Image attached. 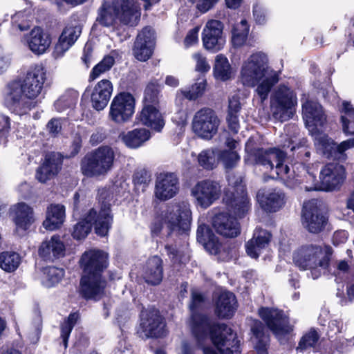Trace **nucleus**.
Here are the masks:
<instances>
[{
    "instance_id": "nucleus-28",
    "label": "nucleus",
    "mask_w": 354,
    "mask_h": 354,
    "mask_svg": "<svg viewBox=\"0 0 354 354\" xmlns=\"http://www.w3.org/2000/svg\"><path fill=\"white\" fill-rule=\"evenodd\" d=\"M11 212L18 232L26 231L35 221L33 208L26 203L14 205Z\"/></svg>"
},
{
    "instance_id": "nucleus-55",
    "label": "nucleus",
    "mask_w": 354,
    "mask_h": 354,
    "mask_svg": "<svg viewBox=\"0 0 354 354\" xmlns=\"http://www.w3.org/2000/svg\"><path fill=\"white\" fill-rule=\"evenodd\" d=\"M165 251L174 263H183L185 261V252L183 249H177L176 245L167 244Z\"/></svg>"
},
{
    "instance_id": "nucleus-21",
    "label": "nucleus",
    "mask_w": 354,
    "mask_h": 354,
    "mask_svg": "<svg viewBox=\"0 0 354 354\" xmlns=\"http://www.w3.org/2000/svg\"><path fill=\"white\" fill-rule=\"evenodd\" d=\"M302 113L306 126L310 133L322 129L326 122V115L318 102L306 100L302 104Z\"/></svg>"
},
{
    "instance_id": "nucleus-64",
    "label": "nucleus",
    "mask_w": 354,
    "mask_h": 354,
    "mask_svg": "<svg viewBox=\"0 0 354 354\" xmlns=\"http://www.w3.org/2000/svg\"><path fill=\"white\" fill-rule=\"evenodd\" d=\"M241 109L238 95H234L229 98L227 113L239 114Z\"/></svg>"
},
{
    "instance_id": "nucleus-4",
    "label": "nucleus",
    "mask_w": 354,
    "mask_h": 354,
    "mask_svg": "<svg viewBox=\"0 0 354 354\" xmlns=\"http://www.w3.org/2000/svg\"><path fill=\"white\" fill-rule=\"evenodd\" d=\"M245 151L254 157L257 165L262 166L266 171L270 172V177L281 180L288 187H293L301 183L299 172L296 173L295 169L303 166L295 164L292 170L288 165L283 164L286 158V153L278 148H270L268 150L257 149L253 151L252 140L250 139L245 145Z\"/></svg>"
},
{
    "instance_id": "nucleus-61",
    "label": "nucleus",
    "mask_w": 354,
    "mask_h": 354,
    "mask_svg": "<svg viewBox=\"0 0 354 354\" xmlns=\"http://www.w3.org/2000/svg\"><path fill=\"white\" fill-rule=\"evenodd\" d=\"M353 147H354V138L352 139H348L346 140H344L339 145H337L336 143V147H335L336 158H339L346 150L352 149Z\"/></svg>"
},
{
    "instance_id": "nucleus-26",
    "label": "nucleus",
    "mask_w": 354,
    "mask_h": 354,
    "mask_svg": "<svg viewBox=\"0 0 354 354\" xmlns=\"http://www.w3.org/2000/svg\"><path fill=\"white\" fill-rule=\"evenodd\" d=\"M62 164V160L59 153H51L46 156L44 162L36 171V179L45 183L57 175Z\"/></svg>"
},
{
    "instance_id": "nucleus-54",
    "label": "nucleus",
    "mask_w": 354,
    "mask_h": 354,
    "mask_svg": "<svg viewBox=\"0 0 354 354\" xmlns=\"http://www.w3.org/2000/svg\"><path fill=\"white\" fill-rule=\"evenodd\" d=\"M77 97V93L75 92L64 94L55 102L56 110L62 112L73 107L76 102Z\"/></svg>"
},
{
    "instance_id": "nucleus-50",
    "label": "nucleus",
    "mask_w": 354,
    "mask_h": 354,
    "mask_svg": "<svg viewBox=\"0 0 354 354\" xmlns=\"http://www.w3.org/2000/svg\"><path fill=\"white\" fill-rule=\"evenodd\" d=\"M21 3L26 6V8L24 10H20L17 12L12 17L13 27H17L19 30L24 31L26 30L29 28V24L25 22L26 20L28 19L31 15V3L26 1L22 0Z\"/></svg>"
},
{
    "instance_id": "nucleus-12",
    "label": "nucleus",
    "mask_w": 354,
    "mask_h": 354,
    "mask_svg": "<svg viewBox=\"0 0 354 354\" xmlns=\"http://www.w3.org/2000/svg\"><path fill=\"white\" fill-rule=\"evenodd\" d=\"M221 121L214 111L203 108L198 111L192 120V130L198 137L212 139L218 132Z\"/></svg>"
},
{
    "instance_id": "nucleus-52",
    "label": "nucleus",
    "mask_w": 354,
    "mask_h": 354,
    "mask_svg": "<svg viewBox=\"0 0 354 354\" xmlns=\"http://www.w3.org/2000/svg\"><path fill=\"white\" fill-rule=\"evenodd\" d=\"M115 63V59L113 55L105 56L101 62L95 65L92 69L89 79L94 80L99 77L101 75L109 71Z\"/></svg>"
},
{
    "instance_id": "nucleus-39",
    "label": "nucleus",
    "mask_w": 354,
    "mask_h": 354,
    "mask_svg": "<svg viewBox=\"0 0 354 354\" xmlns=\"http://www.w3.org/2000/svg\"><path fill=\"white\" fill-rule=\"evenodd\" d=\"M162 259L153 256L148 259L143 271V277L147 283L157 285L162 279Z\"/></svg>"
},
{
    "instance_id": "nucleus-14",
    "label": "nucleus",
    "mask_w": 354,
    "mask_h": 354,
    "mask_svg": "<svg viewBox=\"0 0 354 354\" xmlns=\"http://www.w3.org/2000/svg\"><path fill=\"white\" fill-rule=\"evenodd\" d=\"M240 181H241L240 180ZM230 185H234L233 191L227 189L225 193V201L230 212L239 217L244 216L250 207L248 198L241 182L233 183L229 179Z\"/></svg>"
},
{
    "instance_id": "nucleus-38",
    "label": "nucleus",
    "mask_w": 354,
    "mask_h": 354,
    "mask_svg": "<svg viewBox=\"0 0 354 354\" xmlns=\"http://www.w3.org/2000/svg\"><path fill=\"white\" fill-rule=\"evenodd\" d=\"M314 139L317 151L327 158H336V142L324 133L322 129L310 133Z\"/></svg>"
},
{
    "instance_id": "nucleus-5",
    "label": "nucleus",
    "mask_w": 354,
    "mask_h": 354,
    "mask_svg": "<svg viewBox=\"0 0 354 354\" xmlns=\"http://www.w3.org/2000/svg\"><path fill=\"white\" fill-rule=\"evenodd\" d=\"M141 16L140 3L135 0H112L104 2L97 10L95 24L116 29L119 24L136 26Z\"/></svg>"
},
{
    "instance_id": "nucleus-40",
    "label": "nucleus",
    "mask_w": 354,
    "mask_h": 354,
    "mask_svg": "<svg viewBox=\"0 0 354 354\" xmlns=\"http://www.w3.org/2000/svg\"><path fill=\"white\" fill-rule=\"evenodd\" d=\"M207 80L204 77H198L194 84L187 88H181L176 92V102L182 104L184 99L196 100L205 92Z\"/></svg>"
},
{
    "instance_id": "nucleus-1",
    "label": "nucleus",
    "mask_w": 354,
    "mask_h": 354,
    "mask_svg": "<svg viewBox=\"0 0 354 354\" xmlns=\"http://www.w3.org/2000/svg\"><path fill=\"white\" fill-rule=\"evenodd\" d=\"M46 80V72L41 65L32 66L24 80L8 82L3 90V102L12 113L22 115L36 107Z\"/></svg>"
},
{
    "instance_id": "nucleus-23",
    "label": "nucleus",
    "mask_w": 354,
    "mask_h": 354,
    "mask_svg": "<svg viewBox=\"0 0 354 354\" xmlns=\"http://www.w3.org/2000/svg\"><path fill=\"white\" fill-rule=\"evenodd\" d=\"M154 31L146 27L138 35L135 41L133 54L136 58L141 62L149 59L154 47Z\"/></svg>"
},
{
    "instance_id": "nucleus-27",
    "label": "nucleus",
    "mask_w": 354,
    "mask_h": 354,
    "mask_svg": "<svg viewBox=\"0 0 354 354\" xmlns=\"http://www.w3.org/2000/svg\"><path fill=\"white\" fill-rule=\"evenodd\" d=\"M212 224L216 232L223 236L232 238L240 234L239 222L227 213L216 214L212 218Z\"/></svg>"
},
{
    "instance_id": "nucleus-44",
    "label": "nucleus",
    "mask_w": 354,
    "mask_h": 354,
    "mask_svg": "<svg viewBox=\"0 0 354 354\" xmlns=\"http://www.w3.org/2000/svg\"><path fill=\"white\" fill-rule=\"evenodd\" d=\"M290 131H293L294 133H296L297 132V128L294 126V125H288L286 127L285 129V131L286 133V136H288V139H289V141H288V143H285L283 147L285 148V147H290V150L291 151H295V149H299L300 148H304L302 149V150H301L299 152V154H300V158L304 160V161H307L308 159L310 158V152L309 150L307 149V148L306 147V143H307V140L305 139V138H302L301 140H299V142L298 143H295L296 142V138L295 137H293L290 135H289V133H290Z\"/></svg>"
},
{
    "instance_id": "nucleus-59",
    "label": "nucleus",
    "mask_w": 354,
    "mask_h": 354,
    "mask_svg": "<svg viewBox=\"0 0 354 354\" xmlns=\"http://www.w3.org/2000/svg\"><path fill=\"white\" fill-rule=\"evenodd\" d=\"M193 58L196 61V70L202 73L207 72L210 69L207 59L202 54L197 53L193 55Z\"/></svg>"
},
{
    "instance_id": "nucleus-31",
    "label": "nucleus",
    "mask_w": 354,
    "mask_h": 354,
    "mask_svg": "<svg viewBox=\"0 0 354 354\" xmlns=\"http://www.w3.org/2000/svg\"><path fill=\"white\" fill-rule=\"evenodd\" d=\"M38 253L44 260L53 261L64 256L65 245L59 236L53 235L41 243Z\"/></svg>"
},
{
    "instance_id": "nucleus-32",
    "label": "nucleus",
    "mask_w": 354,
    "mask_h": 354,
    "mask_svg": "<svg viewBox=\"0 0 354 354\" xmlns=\"http://www.w3.org/2000/svg\"><path fill=\"white\" fill-rule=\"evenodd\" d=\"M137 120L143 125L159 132L165 126V121L158 105H143L137 114Z\"/></svg>"
},
{
    "instance_id": "nucleus-8",
    "label": "nucleus",
    "mask_w": 354,
    "mask_h": 354,
    "mask_svg": "<svg viewBox=\"0 0 354 354\" xmlns=\"http://www.w3.org/2000/svg\"><path fill=\"white\" fill-rule=\"evenodd\" d=\"M114 160L113 149L108 146H102L83 158L81 171L86 177H104L113 167Z\"/></svg>"
},
{
    "instance_id": "nucleus-29",
    "label": "nucleus",
    "mask_w": 354,
    "mask_h": 354,
    "mask_svg": "<svg viewBox=\"0 0 354 354\" xmlns=\"http://www.w3.org/2000/svg\"><path fill=\"white\" fill-rule=\"evenodd\" d=\"M24 39L29 50L38 55L45 53L51 44L50 35L38 26L32 29Z\"/></svg>"
},
{
    "instance_id": "nucleus-13",
    "label": "nucleus",
    "mask_w": 354,
    "mask_h": 354,
    "mask_svg": "<svg viewBox=\"0 0 354 354\" xmlns=\"http://www.w3.org/2000/svg\"><path fill=\"white\" fill-rule=\"evenodd\" d=\"M136 100L127 92L117 94L112 100L109 111V118L117 124L129 122L135 113Z\"/></svg>"
},
{
    "instance_id": "nucleus-37",
    "label": "nucleus",
    "mask_w": 354,
    "mask_h": 354,
    "mask_svg": "<svg viewBox=\"0 0 354 354\" xmlns=\"http://www.w3.org/2000/svg\"><path fill=\"white\" fill-rule=\"evenodd\" d=\"M271 234L266 230L257 229L253 237L245 245L246 252L252 258L257 259L262 250L268 245Z\"/></svg>"
},
{
    "instance_id": "nucleus-2",
    "label": "nucleus",
    "mask_w": 354,
    "mask_h": 354,
    "mask_svg": "<svg viewBox=\"0 0 354 354\" xmlns=\"http://www.w3.org/2000/svg\"><path fill=\"white\" fill-rule=\"evenodd\" d=\"M203 301V295L197 291H193L189 326L194 335L198 342L209 338L221 354H239V341L231 328L225 324H216L196 312Z\"/></svg>"
},
{
    "instance_id": "nucleus-35",
    "label": "nucleus",
    "mask_w": 354,
    "mask_h": 354,
    "mask_svg": "<svg viewBox=\"0 0 354 354\" xmlns=\"http://www.w3.org/2000/svg\"><path fill=\"white\" fill-rule=\"evenodd\" d=\"M236 307V297L230 292H221L215 301V313L221 318L232 317Z\"/></svg>"
},
{
    "instance_id": "nucleus-24",
    "label": "nucleus",
    "mask_w": 354,
    "mask_h": 354,
    "mask_svg": "<svg viewBox=\"0 0 354 354\" xmlns=\"http://www.w3.org/2000/svg\"><path fill=\"white\" fill-rule=\"evenodd\" d=\"M82 32V27L75 23L69 24L63 30L55 46L53 55L55 59L64 56L65 53L75 44Z\"/></svg>"
},
{
    "instance_id": "nucleus-47",
    "label": "nucleus",
    "mask_w": 354,
    "mask_h": 354,
    "mask_svg": "<svg viewBox=\"0 0 354 354\" xmlns=\"http://www.w3.org/2000/svg\"><path fill=\"white\" fill-rule=\"evenodd\" d=\"M249 30V25L245 19H241L240 22L234 24L231 31V42L232 46L235 48H239L245 44Z\"/></svg>"
},
{
    "instance_id": "nucleus-51",
    "label": "nucleus",
    "mask_w": 354,
    "mask_h": 354,
    "mask_svg": "<svg viewBox=\"0 0 354 354\" xmlns=\"http://www.w3.org/2000/svg\"><path fill=\"white\" fill-rule=\"evenodd\" d=\"M160 84L157 80L149 82L145 90L143 105H158Z\"/></svg>"
},
{
    "instance_id": "nucleus-53",
    "label": "nucleus",
    "mask_w": 354,
    "mask_h": 354,
    "mask_svg": "<svg viewBox=\"0 0 354 354\" xmlns=\"http://www.w3.org/2000/svg\"><path fill=\"white\" fill-rule=\"evenodd\" d=\"M78 319L79 315L77 313H71L61 326V337L65 347L67 346L69 335Z\"/></svg>"
},
{
    "instance_id": "nucleus-11",
    "label": "nucleus",
    "mask_w": 354,
    "mask_h": 354,
    "mask_svg": "<svg viewBox=\"0 0 354 354\" xmlns=\"http://www.w3.org/2000/svg\"><path fill=\"white\" fill-rule=\"evenodd\" d=\"M221 186L217 181L204 179L198 181L190 190L193 201L196 207L207 209L221 195Z\"/></svg>"
},
{
    "instance_id": "nucleus-48",
    "label": "nucleus",
    "mask_w": 354,
    "mask_h": 354,
    "mask_svg": "<svg viewBox=\"0 0 354 354\" xmlns=\"http://www.w3.org/2000/svg\"><path fill=\"white\" fill-rule=\"evenodd\" d=\"M217 149L209 148L201 151L198 156V165L206 170H212L217 165Z\"/></svg>"
},
{
    "instance_id": "nucleus-42",
    "label": "nucleus",
    "mask_w": 354,
    "mask_h": 354,
    "mask_svg": "<svg viewBox=\"0 0 354 354\" xmlns=\"http://www.w3.org/2000/svg\"><path fill=\"white\" fill-rule=\"evenodd\" d=\"M213 74L215 79L223 82L230 80L234 76V71L225 55L218 54L215 57Z\"/></svg>"
},
{
    "instance_id": "nucleus-60",
    "label": "nucleus",
    "mask_w": 354,
    "mask_h": 354,
    "mask_svg": "<svg viewBox=\"0 0 354 354\" xmlns=\"http://www.w3.org/2000/svg\"><path fill=\"white\" fill-rule=\"evenodd\" d=\"M196 4V8L201 12H206L212 8L218 0H189Z\"/></svg>"
},
{
    "instance_id": "nucleus-17",
    "label": "nucleus",
    "mask_w": 354,
    "mask_h": 354,
    "mask_svg": "<svg viewBox=\"0 0 354 354\" xmlns=\"http://www.w3.org/2000/svg\"><path fill=\"white\" fill-rule=\"evenodd\" d=\"M259 315L278 337L289 333L292 330V326L289 324L288 317L281 310L262 307L259 310Z\"/></svg>"
},
{
    "instance_id": "nucleus-45",
    "label": "nucleus",
    "mask_w": 354,
    "mask_h": 354,
    "mask_svg": "<svg viewBox=\"0 0 354 354\" xmlns=\"http://www.w3.org/2000/svg\"><path fill=\"white\" fill-rule=\"evenodd\" d=\"M341 114L343 132L346 136H354V107L350 102H343Z\"/></svg>"
},
{
    "instance_id": "nucleus-62",
    "label": "nucleus",
    "mask_w": 354,
    "mask_h": 354,
    "mask_svg": "<svg viewBox=\"0 0 354 354\" xmlns=\"http://www.w3.org/2000/svg\"><path fill=\"white\" fill-rule=\"evenodd\" d=\"M198 31H199V28L196 27V28L190 30L188 32V33L186 35L185 40H184V45L186 48L192 46L198 43Z\"/></svg>"
},
{
    "instance_id": "nucleus-46",
    "label": "nucleus",
    "mask_w": 354,
    "mask_h": 354,
    "mask_svg": "<svg viewBox=\"0 0 354 354\" xmlns=\"http://www.w3.org/2000/svg\"><path fill=\"white\" fill-rule=\"evenodd\" d=\"M253 337L252 340L255 344L254 348L257 354H267L266 346L268 342V337L263 333V326L259 321H254L252 326Z\"/></svg>"
},
{
    "instance_id": "nucleus-22",
    "label": "nucleus",
    "mask_w": 354,
    "mask_h": 354,
    "mask_svg": "<svg viewBox=\"0 0 354 354\" xmlns=\"http://www.w3.org/2000/svg\"><path fill=\"white\" fill-rule=\"evenodd\" d=\"M303 221L305 227L311 233H318L323 230L326 219L319 212L315 200L304 203Z\"/></svg>"
},
{
    "instance_id": "nucleus-15",
    "label": "nucleus",
    "mask_w": 354,
    "mask_h": 354,
    "mask_svg": "<svg viewBox=\"0 0 354 354\" xmlns=\"http://www.w3.org/2000/svg\"><path fill=\"white\" fill-rule=\"evenodd\" d=\"M180 190L179 180L171 172H161L155 179L153 196L160 201H167L175 197Z\"/></svg>"
},
{
    "instance_id": "nucleus-58",
    "label": "nucleus",
    "mask_w": 354,
    "mask_h": 354,
    "mask_svg": "<svg viewBox=\"0 0 354 354\" xmlns=\"http://www.w3.org/2000/svg\"><path fill=\"white\" fill-rule=\"evenodd\" d=\"M253 16L257 24H264L268 18V10L262 5L257 3L253 7Z\"/></svg>"
},
{
    "instance_id": "nucleus-7",
    "label": "nucleus",
    "mask_w": 354,
    "mask_h": 354,
    "mask_svg": "<svg viewBox=\"0 0 354 354\" xmlns=\"http://www.w3.org/2000/svg\"><path fill=\"white\" fill-rule=\"evenodd\" d=\"M332 249L326 245H302L293 253V261L304 270H309L313 279L319 278L327 269Z\"/></svg>"
},
{
    "instance_id": "nucleus-36",
    "label": "nucleus",
    "mask_w": 354,
    "mask_h": 354,
    "mask_svg": "<svg viewBox=\"0 0 354 354\" xmlns=\"http://www.w3.org/2000/svg\"><path fill=\"white\" fill-rule=\"evenodd\" d=\"M225 144L227 149H217V158L223 163L225 168L232 169L238 164L240 160V156L237 152L239 143L235 139L227 138Z\"/></svg>"
},
{
    "instance_id": "nucleus-30",
    "label": "nucleus",
    "mask_w": 354,
    "mask_h": 354,
    "mask_svg": "<svg viewBox=\"0 0 354 354\" xmlns=\"http://www.w3.org/2000/svg\"><path fill=\"white\" fill-rule=\"evenodd\" d=\"M113 91L110 80L104 79L98 82L94 86L91 100L92 106L97 111L103 110L108 104Z\"/></svg>"
},
{
    "instance_id": "nucleus-9",
    "label": "nucleus",
    "mask_w": 354,
    "mask_h": 354,
    "mask_svg": "<svg viewBox=\"0 0 354 354\" xmlns=\"http://www.w3.org/2000/svg\"><path fill=\"white\" fill-rule=\"evenodd\" d=\"M297 97L295 91L285 85H279L270 97V111L272 117L280 122L291 119L296 111Z\"/></svg>"
},
{
    "instance_id": "nucleus-49",
    "label": "nucleus",
    "mask_w": 354,
    "mask_h": 354,
    "mask_svg": "<svg viewBox=\"0 0 354 354\" xmlns=\"http://www.w3.org/2000/svg\"><path fill=\"white\" fill-rule=\"evenodd\" d=\"M21 257L15 252H3L0 253V268L6 272H13L19 266Z\"/></svg>"
},
{
    "instance_id": "nucleus-25",
    "label": "nucleus",
    "mask_w": 354,
    "mask_h": 354,
    "mask_svg": "<svg viewBox=\"0 0 354 354\" xmlns=\"http://www.w3.org/2000/svg\"><path fill=\"white\" fill-rule=\"evenodd\" d=\"M106 281L102 274H83L80 282V291L86 299H98L104 293Z\"/></svg>"
},
{
    "instance_id": "nucleus-3",
    "label": "nucleus",
    "mask_w": 354,
    "mask_h": 354,
    "mask_svg": "<svg viewBox=\"0 0 354 354\" xmlns=\"http://www.w3.org/2000/svg\"><path fill=\"white\" fill-rule=\"evenodd\" d=\"M280 72L274 71L269 63L268 55L261 51L255 52L242 62L240 79L243 85L255 87V92L263 102L272 87L279 80Z\"/></svg>"
},
{
    "instance_id": "nucleus-20",
    "label": "nucleus",
    "mask_w": 354,
    "mask_h": 354,
    "mask_svg": "<svg viewBox=\"0 0 354 354\" xmlns=\"http://www.w3.org/2000/svg\"><path fill=\"white\" fill-rule=\"evenodd\" d=\"M108 255L99 250L86 251L80 259V266L83 269V274H101L107 267Z\"/></svg>"
},
{
    "instance_id": "nucleus-10",
    "label": "nucleus",
    "mask_w": 354,
    "mask_h": 354,
    "mask_svg": "<svg viewBox=\"0 0 354 354\" xmlns=\"http://www.w3.org/2000/svg\"><path fill=\"white\" fill-rule=\"evenodd\" d=\"M164 223L173 231L185 233L189 230L192 212L190 205L185 201L170 204L162 215Z\"/></svg>"
},
{
    "instance_id": "nucleus-57",
    "label": "nucleus",
    "mask_w": 354,
    "mask_h": 354,
    "mask_svg": "<svg viewBox=\"0 0 354 354\" xmlns=\"http://www.w3.org/2000/svg\"><path fill=\"white\" fill-rule=\"evenodd\" d=\"M319 338L317 333L315 330H311L307 333L301 338L299 348L301 349H306L308 347L314 346Z\"/></svg>"
},
{
    "instance_id": "nucleus-18",
    "label": "nucleus",
    "mask_w": 354,
    "mask_h": 354,
    "mask_svg": "<svg viewBox=\"0 0 354 354\" xmlns=\"http://www.w3.org/2000/svg\"><path fill=\"white\" fill-rule=\"evenodd\" d=\"M165 322L157 310L142 311L140 317V335L149 337H160L166 335Z\"/></svg>"
},
{
    "instance_id": "nucleus-19",
    "label": "nucleus",
    "mask_w": 354,
    "mask_h": 354,
    "mask_svg": "<svg viewBox=\"0 0 354 354\" xmlns=\"http://www.w3.org/2000/svg\"><path fill=\"white\" fill-rule=\"evenodd\" d=\"M345 179V169L338 163H328L320 170L319 180L322 190H336L341 187Z\"/></svg>"
},
{
    "instance_id": "nucleus-6",
    "label": "nucleus",
    "mask_w": 354,
    "mask_h": 354,
    "mask_svg": "<svg viewBox=\"0 0 354 354\" xmlns=\"http://www.w3.org/2000/svg\"><path fill=\"white\" fill-rule=\"evenodd\" d=\"M110 196L106 188L98 190L99 200L102 203L101 209L98 212L94 209H90L85 218L74 225L72 236L75 239H85L91 232L92 225H94L97 234L102 236L107 234L113 221L109 203Z\"/></svg>"
},
{
    "instance_id": "nucleus-56",
    "label": "nucleus",
    "mask_w": 354,
    "mask_h": 354,
    "mask_svg": "<svg viewBox=\"0 0 354 354\" xmlns=\"http://www.w3.org/2000/svg\"><path fill=\"white\" fill-rule=\"evenodd\" d=\"M201 243L204 246L205 249L212 254H216L221 249V243L218 237L215 235L208 241H205L202 235H200Z\"/></svg>"
},
{
    "instance_id": "nucleus-16",
    "label": "nucleus",
    "mask_w": 354,
    "mask_h": 354,
    "mask_svg": "<svg viewBox=\"0 0 354 354\" xmlns=\"http://www.w3.org/2000/svg\"><path fill=\"white\" fill-rule=\"evenodd\" d=\"M202 41L207 50L212 53L221 50L226 43L223 35V24L218 20H209L202 32Z\"/></svg>"
},
{
    "instance_id": "nucleus-33",
    "label": "nucleus",
    "mask_w": 354,
    "mask_h": 354,
    "mask_svg": "<svg viewBox=\"0 0 354 354\" xmlns=\"http://www.w3.org/2000/svg\"><path fill=\"white\" fill-rule=\"evenodd\" d=\"M257 197L261 207L267 212H277L285 203V195L279 189L260 190Z\"/></svg>"
},
{
    "instance_id": "nucleus-34",
    "label": "nucleus",
    "mask_w": 354,
    "mask_h": 354,
    "mask_svg": "<svg viewBox=\"0 0 354 354\" xmlns=\"http://www.w3.org/2000/svg\"><path fill=\"white\" fill-rule=\"evenodd\" d=\"M151 137V131L141 127L121 132L118 138L127 147L135 149L143 146Z\"/></svg>"
},
{
    "instance_id": "nucleus-63",
    "label": "nucleus",
    "mask_w": 354,
    "mask_h": 354,
    "mask_svg": "<svg viewBox=\"0 0 354 354\" xmlns=\"http://www.w3.org/2000/svg\"><path fill=\"white\" fill-rule=\"evenodd\" d=\"M48 133L53 136H57L62 130L61 120L57 118L51 119L46 125Z\"/></svg>"
},
{
    "instance_id": "nucleus-43",
    "label": "nucleus",
    "mask_w": 354,
    "mask_h": 354,
    "mask_svg": "<svg viewBox=\"0 0 354 354\" xmlns=\"http://www.w3.org/2000/svg\"><path fill=\"white\" fill-rule=\"evenodd\" d=\"M64 270L55 266L45 267L41 270L40 281L43 286L52 288L57 286L64 276Z\"/></svg>"
},
{
    "instance_id": "nucleus-41",
    "label": "nucleus",
    "mask_w": 354,
    "mask_h": 354,
    "mask_svg": "<svg viewBox=\"0 0 354 354\" xmlns=\"http://www.w3.org/2000/svg\"><path fill=\"white\" fill-rule=\"evenodd\" d=\"M65 219V207L61 204H50L46 210V217L43 226L48 230L59 228Z\"/></svg>"
}]
</instances>
